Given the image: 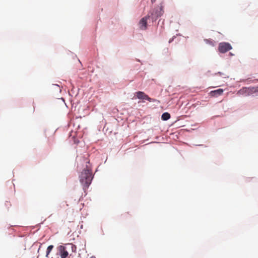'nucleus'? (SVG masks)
Here are the masks:
<instances>
[{
    "mask_svg": "<svg viewBox=\"0 0 258 258\" xmlns=\"http://www.w3.org/2000/svg\"><path fill=\"white\" fill-rule=\"evenodd\" d=\"M57 249L61 258H66L68 256L69 253L67 250V247L66 246L59 245L57 247Z\"/></svg>",
    "mask_w": 258,
    "mask_h": 258,
    "instance_id": "6",
    "label": "nucleus"
},
{
    "mask_svg": "<svg viewBox=\"0 0 258 258\" xmlns=\"http://www.w3.org/2000/svg\"><path fill=\"white\" fill-rule=\"evenodd\" d=\"M170 118V114L168 112L163 113L162 115L161 118L163 120H167Z\"/></svg>",
    "mask_w": 258,
    "mask_h": 258,
    "instance_id": "9",
    "label": "nucleus"
},
{
    "mask_svg": "<svg viewBox=\"0 0 258 258\" xmlns=\"http://www.w3.org/2000/svg\"><path fill=\"white\" fill-rule=\"evenodd\" d=\"M231 49V45L228 42H221L218 46L219 51L222 53H225Z\"/></svg>",
    "mask_w": 258,
    "mask_h": 258,
    "instance_id": "4",
    "label": "nucleus"
},
{
    "mask_svg": "<svg viewBox=\"0 0 258 258\" xmlns=\"http://www.w3.org/2000/svg\"><path fill=\"white\" fill-rule=\"evenodd\" d=\"M90 258H96L95 256H91Z\"/></svg>",
    "mask_w": 258,
    "mask_h": 258,
    "instance_id": "14",
    "label": "nucleus"
},
{
    "mask_svg": "<svg viewBox=\"0 0 258 258\" xmlns=\"http://www.w3.org/2000/svg\"><path fill=\"white\" fill-rule=\"evenodd\" d=\"M150 18L149 16H147L143 18L139 22L140 28L142 30L147 29V20Z\"/></svg>",
    "mask_w": 258,
    "mask_h": 258,
    "instance_id": "7",
    "label": "nucleus"
},
{
    "mask_svg": "<svg viewBox=\"0 0 258 258\" xmlns=\"http://www.w3.org/2000/svg\"><path fill=\"white\" fill-rule=\"evenodd\" d=\"M67 245H68V246H70L72 249L73 248L74 245H73V244H67Z\"/></svg>",
    "mask_w": 258,
    "mask_h": 258,
    "instance_id": "12",
    "label": "nucleus"
},
{
    "mask_svg": "<svg viewBox=\"0 0 258 258\" xmlns=\"http://www.w3.org/2000/svg\"><path fill=\"white\" fill-rule=\"evenodd\" d=\"M53 246L52 245H50L47 247V251H46V257H48V255H49V253L50 252V251H51V250L53 249Z\"/></svg>",
    "mask_w": 258,
    "mask_h": 258,
    "instance_id": "10",
    "label": "nucleus"
},
{
    "mask_svg": "<svg viewBox=\"0 0 258 258\" xmlns=\"http://www.w3.org/2000/svg\"><path fill=\"white\" fill-rule=\"evenodd\" d=\"M68 206H69V205L67 204V202H66V201L63 202L60 205V207L61 208L66 209V210H67Z\"/></svg>",
    "mask_w": 258,
    "mask_h": 258,
    "instance_id": "11",
    "label": "nucleus"
},
{
    "mask_svg": "<svg viewBox=\"0 0 258 258\" xmlns=\"http://www.w3.org/2000/svg\"><path fill=\"white\" fill-rule=\"evenodd\" d=\"M218 74H219L220 75H221V73L220 72H219Z\"/></svg>",
    "mask_w": 258,
    "mask_h": 258,
    "instance_id": "15",
    "label": "nucleus"
},
{
    "mask_svg": "<svg viewBox=\"0 0 258 258\" xmlns=\"http://www.w3.org/2000/svg\"><path fill=\"white\" fill-rule=\"evenodd\" d=\"M156 0H151V3L153 4V3H154L155 2H156Z\"/></svg>",
    "mask_w": 258,
    "mask_h": 258,
    "instance_id": "13",
    "label": "nucleus"
},
{
    "mask_svg": "<svg viewBox=\"0 0 258 258\" xmlns=\"http://www.w3.org/2000/svg\"><path fill=\"white\" fill-rule=\"evenodd\" d=\"M93 178L92 171L89 169H84L79 176L80 182L84 190H86L91 183Z\"/></svg>",
    "mask_w": 258,
    "mask_h": 258,
    "instance_id": "1",
    "label": "nucleus"
},
{
    "mask_svg": "<svg viewBox=\"0 0 258 258\" xmlns=\"http://www.w3.org/2000/svg\"><path fill=\"white\" fill-rule=\"evenodd\" d=\"M136 94L137 97L139 99H141L143 100H146L149 101V102H154L155 101V100L149 97L144 92L138 91L136 92Z\"/></svg>",
    "mask_w": 258,
    "mask_h": 258,
    "instance_id": "5",
    "label": "nucleus"
},
{
    "mask_svg": "<svg viewBox=\"0 0 258 258\" xmlns=\"http://www.w3.org/2000/svg\"><path fill=\"white\" fill-rule=\"evenodd\" d=\"M258 91V89L255 87H243L238 91V94L244 96H249Z\"/></svg>",
    "mask_w": 258,
    "mask_h": 258,
    "instance_id": "2",
    "label": "nucleus"
},
{
    "mask_svg": "<svg viewBox=\"0 0 258 258\" xmlns=\"http://www.w3.org/2000/svg\"><path fill=\"white\" fill-rule=\"evenodd\" d=\"M163 13V8L162 6L156 7L151 14L152 20H156L158 17L161 16Z\"/></svg>",
    "mask_w": 258,
    "mask_h": 258,
    "instance_id": "3",
    "label": "nucleus"
},
{
    "mask_svg": "<svg viewBox=\"0 0 258 258\" xmlns=\"http://www.w3.org/2000/svg\"><path fill=\"white\" fill-rule=\"evenodd\" d=\"M223 89H218L217 90H215L211 91L210 94L211 96L216 97L220 95H221L223 94Z\"/></svg>",
    "mask_w": 258,
    "mask_h": 258,
    "instance_id": "8",
    "label": "nucleus"
}]
</instances>
